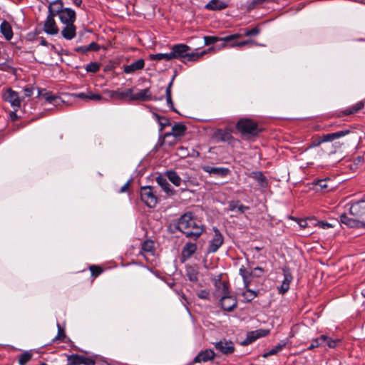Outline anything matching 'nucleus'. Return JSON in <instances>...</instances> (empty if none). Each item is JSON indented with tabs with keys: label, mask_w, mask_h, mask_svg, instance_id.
I'll use <instances>...</instances> for the list:
<instances>
[{
	"label": "nucleus",
	"mask_w": 365,
	"mask_h": 365,
	"mask_svg": "<svg viewBox=\"0 0 365 365\" xmlns=\"http://www.w3.org/2000/svg\"><path fill=\"white\" fill-rule=\"evenodd\" d=\"M177 228L187 237L197 239L204 232L203 225L193 217L191 212L182 215L178 222Z\"/></svg>",
	"instance_id": "obj_1"
},
{
	"label": "nucleus",
	"mask_w": 365,
	"mask_h": 365,
	"mask_svg": "<svg viewBox=\"0 0 365 365\" xmlns=\"http://www.w3.org/2000/svg\"><path fill=\"white\" fill-rule=\"evenodd\" d=\"M190 50V47L187 45L179 43L173 46L170 55L172 56V59L180 58L183 63H186L187 61H196L205 53V51L188 53Z\"/></svg>",
	"instance_id": "obj_2"
},
{
	"label": "nucleus",
	"mask_w": 365,
	"mask_h": 365,
	"mask_svg": "<svg viewBox=\"0 0 365 365\" xmlns=\"http://www.w3.org/2000/svg\"><path fill=\"white\" fill-rule=\"evenodd\" d=\"M236 128L243 135H256L260 132L257 123L250 118L240 120L236 125Z\"/></svg>",
	"instance_id": "obj_3"
},
{
	"label": "nucleus",
	"mask_w": 365,
	"mask_h": 365,
	"mask_svg": "<svg viewBox=\"0 0 365 365\" xmlns=\"http://www.w3.org/2000/svg\"><path fill=\"white\" fill-rule=\"evenodd\" d=\"M222 290L224 295L220 299L221 307L227 312H231L237 306V299L232 296L228 294V287L226 283L222 284Z\"/></svg>",
	"instance_id": "obj_4"
},
{
	"label": "nucleus",
	"mask_w": 365,
	"mask_h": 365,
	"mask_svg": "<svg viewBox=\"0 0 365 365\" xmlns=\"http://www.w3.org/2000/svg\"><path fill=\"white\" fill-rule=\"evenodd\" d=\"M140 199L149 207H155L158 198L151 186H144L140 189Z\"/></svg>",
	"instance_id": "obj_5"
},
{
	"label": "nucleus",
	"mask_w": 365,
	"mask_h": 365,
	"mask_svg": "<svg viewBox=\"0 0 365 365\" xmlns=\"http://www.w3.org/2000/svg\"><path fill=\"white\" fill-rule=\"evenodd\" d=\"M2 98L4 101L10 103L15 111H17L21 106L23 98H20L19 93L11 88H8L4 93Z\"/></svg>",
	"instance_id": "obj_6"
},
{
	"label": "nucleus",
	"mask_w": 365,
	"mask_h": 365,
	"mask_svg": "<svg viewBox=\"0 0 365 365\" xmlns=\"http://www.w3.org/2000/svg\"><path fill=\"white\" fill-rule=\"evenodd\" d=\"M214 235L212 239L209 242L207 247L208 253H215L222 246L224 242L223 235L217 227H213Z\"/></svg>",
	"instance_id": "obj_7"
},
{
	"label": "nucleus",
	"mask_w": 365,
	"mask_h": 365,
	"mask_svg": "<svg viewBox=\"0 0 365 365\" xmlns=\"http://www.w3.org/2000/svg\"><path fill=\"white\" fill-rule=\"evenodd\" d=\"M67 365H95L96 360L83 355L71 354L67 356Z\"/></svg>",
	"instance_id": "obj_8"
},
{
	"label": "nucleus",
	"mask_w": 365,
	"mask_h": 365,
	"mask_svg": "<svg viewBox=\"0 0 365 365\" xmlns=\"http://www.w3.org/2000/svg\"><path fill=\"white\" fill-rule=\"evenodd\" d=\"M350 214L361 220H365V200L354 202L349 208Z\"/></svg>",
	"instance_id": "obj_9"
},
{
	"label": "nucleus",
	"mask_w": 365,
	"mask_h": 365,
	"mask_svg": "<svg viewBox=\"0 0 365 365\" xmlns=\"http://www.w3.org/2000/svg\"><path fill=\"white\" fill-rule=\"evenodd\" d=\"M298 225L301 230L304 231L301 234L302 236H309L314 232L313 227L317 225V220L314 217H308L305 219L298 218Z\"/></svg>",
	"instance_id": "obj_10"
},
{
	"label": "nucleus",
	"mask_w": 365,
	"mask_h": 365,
	"mask_svg": "<svg viewBox=\"0 0 365 365\" xmlns=\"http://www.w3.org/2000/svg\"><path fill=\"white\" fill-rule=\"evenodd\" d=\"M186 126L182 124V123H175L173 127H172V133H165L164 135V139L162 142V144L163 143H165V138H168L169 137H171L173 136L174 138H173V141H170V142H168V144L169 145H171L175 143V138L177 137H181L182 135H184L185 134V132L186 130Z\"/></svg>",
	"instance_id": "obj_11"
},
{
	"label": "nucleus",
	"mask_w": 365,
	"mask_h": 365,
	"mask_svg": "<svg viewBox=\"0 0 365 365\" xmlns=\"http://www.w3.org/2000/svg\"><path fill=\"white\" fill-rule=\"evenodd\" d=\"M54 18L55 16L47 15L43 23V30L48 35L55 36L59 32V29Z\"/></svg>",
	"instance_id": "obj_12"
},
{
	"label": "nucleus",
	"mask_w": 365,
	"mask_h": 365,
	"mask_svg": "<svg viewBox=\"0 0 365 365\" xmlns=\"http://www.w3.org/2000/svg\"><path fill=\"white\" fill-rule=\"evenodd\" d=\"M269 334V329H259L247 333L246 339L243 341V345L252 344L257 339L267 336Z\"/></svg>",
	"instance_id": "obj_13"
},
{
	"label": "nucleus",
	"mask_w": 365,
	"mask_h": 365,
	"mask_svg": "<svg viewBox=\"0 0 365 365\" xmlns=\"http://www.w3.org/2000/svg\"><path fill=\"white\" fill-rule=\"evenodd\" d=\"M242 36L240 34H235L229 36H226L225 37H217V36H207L204 37V41L205 45L213 44L217 41H224L226 43L232 42L234 40L238 39Z\"/></svg>",
	"instance_id": "obj_14"
},
{
	"label": "nucleus",
	"mask_w": 365,
	"mask_h": 365,
	"mask_svg": "<svg viewBox=\"0 0 365 365\" xmlns=\"http://www.w3.org/2000/svg\"><path fill=\"white\" fill-rule=\"evenodd\" d=\"M58 18L63 25L74 24L76 19V12L70 8H65L64 10L58 15Z\"/></svg>",
	"instance_id": "obj_15"
},
{
	"label": "nucleus",
	"mask_w": 365,
	"mask_h": 365,
	"mask_svg": "<svg viewBox=\"0 0 365 365\" xmlns=\"http://www.w3.org/2000/svg\"><path fill=\"white\" fill-rule=\"evenodd\" d=\"M202 169L204 172L216 177H225L230 173V170L228 168L212 167L208 165H202Z\"/></svg>",
	"instance_id": "obj_16"
},
{
	"label": "nucleus",
	"mask_w": 365,
	"mask_h": 365,
	"mask_svg": "<svg viewBox=\"0 0 365 365\" xmlns=\"http://www.w3.org/2000/svg\"><path fill=\"white\" fill-rule=\"evenodd\" d=\"M152 99L153 98L150 88L140 90L135 93H133V88H131L130 101H151Z\"/></svg>",
	"instance_id": "obj_17"
},
{
	"label": "nucleus",
	"mask_w": 365,
	"mask_h": 365,
	"mask_svg": "<svg viewBox=\"0 0 365 365\" xmlns=\"http://www.w3.org/2000/svg\"><path fill=\"white\" fill-rule=\"evenodd\" d=\"M351 132V130L349 129H344L334 133L323 134L322 135H320V137L323 143L332 142L338 138L349 134Z\"/></svg>",
	"instance_id": "obj_18"
},
{
	"label": "nucleus",
	"mask_w": 365,
	"mask_h": 365,
	"mask_svg": "<svg viewBox=\"0 0 365 365\" xmlns=\"http://www.w3.org/2000/svg\"><path fill=\"white\" fill-rule=\"evenodd\" d=\"M340 221L341 223L350 227L364 228V220H359L356 217H349L346 214H342L340 215Z\"/></svg>",
	"instance_id": "obj_19"
},
{
	"label": "nucleus",
	"mask_w": 365,
	"mask_h": 365,
	"mask_svg": "<svg viewBox=\"0 0 365 365\" xmlns=\"http://www.w3.org/2000/svg\"><path fill=\"white\" fill-rule=\"evenodd\" d=\"M215 346L217 350L224 354H230L235 351L234 344L231 341L221 340L217 342Z\"/></svg>",
	"instance_id": "obj_20"
},
{
	"label": "nucleus",
	"mask_w": 365,
	"mask_h": 365,
	"mask_svg": "<svg viewBox=\"0 0 365 365\" xmlns=\"http://www.w3.org/2000/svg\"><path fill=\"white\" fill-rule=\"evenodd\" d=\"M65 8L61 0H55L51 1L48 6V15L52 16H58Z\"/></svg>",
	"instance_id": "obj_21"
},
{
	"label": "nucleus",
	"mask_w": 365,
	"mask_h": 365,
	"mask_svg": "<svg viewBox=\"0 0 365 365\" xmlns=\"http://www.w3.org/2000/svg\"><path fill=\"white\" fill-rule=\"evenodd\" d=\"M61 34L65 39L71 40L76 35V26L74 24H63Z\"/></svg>",
	"instance_id": "obj_22"
},
{
	"label": "nucleus",
	"mask_w": 365,
	"mask_h": 365,
	"mask_svg": "<svg viewBox=\"0 0 365 365\" xmlns=\"http://www.w3.org/2000/svg\"><path fill=\"white\" fill-rule=\"evenodd\" d=\"M364 107V104L362 101H359L356 104L346 108L344 110H339L337 113L338 117H343L346 115H350L352 114H354L359 111L360 110L363 109Z\"/></svg>",
	"instance_id": "obj_23"
},
{
	"label": "nucleus",
	"mask_w": 365,
	"mask_h": 365,
	"mask_svg": "<svg viewBox=\"0 0 365 365\" xmlns=\"http://www.w3.org/2000/svg\"><path fill=\"white\" fill-rule=\"evenodd\" d=\"M215 352L211 349L200 351L193 359L194 363L206 362L212 360L215 356Z\"/></svg>",
	"instance_id": "obj_24"
},
{
	"label": "nucleus",
	"mask_w": 365,
	"mask_h": 365,
	"mask_svg": "<svg viewBox=\"0 0 365 365\" xmlns=\"http://www.w3.org/2000/svg\"><path fill=\"white\" fill-rule=\"evenodd\" d=\"M145 66V61L143 58L137 60L135 62L123 66V71L125 73H133L137 71L142 70Z\"/></svg>",
	"instance_id": "obj_25"
},
{
	"label": "nucleus",
	"mask_w": 365,
	"mask_h": 365,
	"mask_svg": "<svg viewBox=\"0 0 365 365\" xmlns=\"http://www.w3.org/2000/svg\"><path fill=\"white\" fill-rule=\"evenodd\" d=\"M38 96H43L46 101L55 106L59 105L62 101L61 98L58 96L51 95L45 89L38 88Z\"/></svg>",
	"instance_id": "obj_26"
},
{
	"label": "nucleus",
	"mask_w": 365,
	"mask_h": 365,
	"mask_svg": "<svg viewBox=\"0 0 365 365\" xmlns=\"http://www.w3.org/2000/svg\"><path fill=\"white\" fill-rule=\"evenodd\" d=\"M38 96H43L46 101L55 106L59 105L62 101L61 98L58 96L51 95L45 89L38 88Z\"/></svg>",
	"instance_id": "obj_27"
},
{
	"label": "nucleus",
	"mask_w": 365,
	"mask_h": 365,
	"mask_svg": "<svg viewBox=\"0 0 365 365\" xmlns=\"http://www.w3.org/2000/svg\"><path fill=\"white\" fill-rule=\"evenodd\" d=\"M108 96L113 99H128L130 101L131 88L127 89L124 91H107Z\"/></svg>",
	"instance_id": "obj_28"
},
{
	"label": "nucleus",
	"mask_w": 365,
	"mask_h": 365,
	"mask_svg": "<svg viewBox=\"0 0 365 365\" xmlns=\"http://www.w3.org/2000/svg\"><path fill=\"white\" fill-rule=\"evenodd\" d=\"M215 138L217 142H229L233 138L231 133L226 130L218 129L215 133Z\"/></svg>",
	"instance_id": "obj_29"
},
{
	"label": "nucleus",
	"mask_w": 365,
	"mask_h": 365,
	"mask_svg": "<svg viewBox=\"0 0 365 365\" xmlns=\"http://www.w3.org/2000/svg\"><path fill=\"white\" fill-rule=\"evenodd\" d=\"M197 250V245L195 243L187 242L185 245L182 250V257L184 259H189Z\"/></svg>",
	"instance_id": "obj_30"
},
{
	"label": "nucleus",
	"mask_w": 365,
	"mask_h": 365,
	"mask_svg": "<svg viewBox=\"0 0 365 365\" xmlns=\"http://www.w3.org/2000/svg\"><path fill=\"white\" fill-rule=\"evenodd\" d=\"M0 31L6 40H11L13 37V31L11 24L3 21L0 25Z\"/></svg>",
	"instance_id": "obj_31"
},
{
	"label": "nucleus",
	"mask_w": 365,
	"mask_h": 365,
	"mask_svg": "<svg viewBox=\"0 0 365 365\" xmlns=\"http://www.w3.org/2000/svg\"><path fill=\"white\" fill-rule=\"evenodd\" d=\"M158 184L162 187V189L168 195H173L174 194L173 189L171 188L170 185L168 182L167 179L161 175L156 178Z\"/></svg>",
	"instance_id": "obj_32"
},
{
	"label": "nucleus",
	"mask_w": 365,
	"mask_h": 365,
	"mask_svg": "<svg viewBox=\"0 0 365 365\" xmlns=\"http://www.w3.org/2000/svg\"><path fill=\"white\" fill-rule=\"evenodd\" d=\"M227 6V4L221 0H211L206 6L205 8L212 11H220L225 9Z\"/></svg>",
	"instance_id": "obj_33"
},
{
	"label": "nucleus",
	"mask_w": 365,
	"mask_h": 365,
	"mask_svg": "<svg viewBox=\"0 0 365 365\" xmlns=\"http://www.w3.org/2000/svg\"><path fill=\"white\" fill-rule=\"evenodd\" d=\"M229 210L235 211L237 210L240 213H244L246 210H249V207L245 206L240 202V201H230L228 204Z\"/></svg>",
	"instance_id": "obj_34"
},
{
	"label": "nucleus",
	"mask_w": 365,
	"mask_h": 365,
	"mask_svg": "<svg viewBox=\"0 0 365 365\" xmlns=\"http://www.w3.org/2000/svg\"><path fill=\"white\" fill-rule=\"evenodd\" d=\"M168 180L175 186H180L182 182L181 178L173 170H168L166 173Z\"/></svg>",
	"instance_id": "obj_35"
},
{
	"label": "nucleus",
	"mask_w": 365,
	"mask_h": 365,
	"mask_svg": "<svg viewBox=\"0 0 365 365\" xmlns=\"http://www.w3.org/2000/svg\"><path fill=\"white\" fill-rule=\"evenodd\" d=\"M322 143H323V142L322 141V138L320 135H318L314 138L312 140V143H309L306 148L298 147V151H301V153H303L309 148L317 147L320 145Z\"/></svg>",
	"instance_id": "obj_36"
},
{
	"label": "nucleus",
	"mask_w": 365,
	"mask_h": 365,
	"mask_svg": "<svg viewBox=\"0 0 365 365\" xmlns=\"http://www.w3.org/2000/svg\"><path fill=\"white\" fill-rule=\"evenodd\" d=\"M327 339L328 337L326 335H321L319 337L312 340L310 346H308V349H312L325 344Z\"/></svg>",
	"instance_id": "obj_37"
},
{
	"label": "nucleus",
	"mask_w": 365,
	"mask_h": 365,
	"mask_svg": "<svg viewBox=\"0 0 365 365\" xmlns=\"http://www.w3.org/2000/svg\"><path fill=\"white\" fill-rule=\"evenodd\" d=\"M327 339L328 337L326 335H321L319 337L312 340L310 346H308V349H312L325 344Z\"/></svg>",
	"instance_id": "obj_38"
},
{
	"label": "nucleus",
	"mask_w": 365,
	"mask_h": 365,
	"mask_svg": "<svg viewBox=\"0 0 365 365\" xmlns=\"http://www.w3.org/2000/svg\"><path fill=\"white\" fill-rule=\"evenodd\" d=\"M173 79L170 82L168 87L166 88L165 95H166L167 104H168V107L170 109H172L173 110L176 111L173 107V102L172 96H171V88L173 86Z\"/></svg>",
	"instance_id": "obj_39"
},
{
	"label": "nucleus",
	"mask_w": 365,
	"mask_h": 365,
	"mask_svg": "<svg viewBox=\"0 0 365 365\" xmlns=\"http://www.w3.org/2000/svg\"><path fill=\"white\" fill-rule=\"evenodd\" d=\"M33 354L29 351H26L19 356V365H25L32 359Z\"/></svg>",
	"instance_id": "obj_40"
},
{
	"label": "nucleus",
	"mask_w": 365,
	"mask_h": 365,
	"mask_svg": "<svg viewBox=\"0 0 365 365\" xmlns=\"http://www.w3.org/2000/svg\"><path fill=\"white\" fill-rule=\"evenodd\" d=\"M251 177L257 180L262 187H264L266 185V178L261 172H252Z\"/></svg>",
	"instance_id": "obj_41"
},
{
	"label": "nucleus",
	"mask_w": 365,
	"mask_h": 365,
	"mask_svg": "<svg viewBox=\"0 0 365 365\" xmlns=\"http://www.w3.org/2000/svg\"><path fill=\"white\" fill-rule=\"evenodd\" d=\"M285 346V344H279L272 349H271L269 351L265 352L263 354L262 356L264 358H267L269 356L274 355L282 351V348Z\"/></svg>",
	"instance_id": "obj_42"
},
{
	"label": "nucleus",
	"mask_w": 365,
	"mask_h": 365,
	"mask_svg": "<svg viewBox=\"0 0 365 365\" xmlns=\"http://www.w3.org/2000/svg\"><path fill=\"white\" fill-rule=\"evenodd\" d=\"M150 58L153 61H160L163 59H165V61H170L172 59V56L170 55V53L150 54Z\"/></svg>",
	"instance_id": "obj_43"
},
{
	"label": "nucleus",
	"mask_w": 365,
	"mask_h": 365,
	"mask_svg": "<svg viewBox=\"0 0 365 365\" xmlns=\"http://www.w3.org/2000/svg\"><path fill=\"white\" fill-rule=\"evenodd\" d=\"M329 180L327 179H321L318 180L317 181H314L313 184H314L317 186H319L321 190L328 191L329 190H331V187H329L328 185Z\"/></svg>",
	"instance_id": "obj_44"
},
{
	"label": "nucleus",
	"mask_w": 365,
	"mask_h": 365,
	"mask_svg": "<svg viewBox=\"0 0 365 365\" xmlns=\"http://www.w3.org/2000/svg\"><path fill=\"white\" fill-rule=\"evenodd\" d=\"M155 116L156 117L158 123L160 125V131L161 132L165 127L168 126L170 125V120L168 118L165 117H161L158 114H155Z\"/></svg>",
	"instance_id": "obj_45"
},
{
	"label": "nucleus",
	"mask_w": 365,
	"mask_h": 365,
	"mask_svg": "<svg viewBox=\"0 0 365 365\" xmlns=\"http://www.w3.org/2000/svg\"><path fill=\"white\" fill-rule=\"evenodd\" d=\"M257 296V293L255 291L252 290L250 289H247L246 291L243 293L244 298L248 302H251Z\"/></svg>",
	"instance_id": "obj_46"
},
{
	"label": "nucleus",
	"mask_w": 365,
	"mask_h": 365,
	"mask_svg": "<svg viewBox=\"0 0 365 365\" xmlns=\"http://www.w3.org/2000/svg\"><path fill=\"white\" fill-rule=\"evenodd\" d=\"M99 69L100 65L96 62H91L86 66V70L87 72L96 73L99 71Z\"/></svg>",
	"instance_id": "obj_47"
},
{
	"label": "nucleus",
	"mask_w": 365,
	"mask_h": 365,
	"mask_svg": "<svg viewBox=\"0 0 365 365\" xmlns=\"http://www.w3.org/2000/svg\"><path fill=\"white\" fill-rule=\"evenodd\" d=\"M187 277L190 282H197L198 273L193 269H190L187 272Z\"/></svg>",
	"instance_id": "obj_48"
},
{
	"label": "nucleus",
	"mask_w": 365,
	"mask_h": 365,
	"mask_svg": "<svg viewBox=\"0 0 365 365\" xmlns=\"http://www.w3.org/2000/svg\"><path fill=\"white\" fill-rule=\"evenodd\" d=\"M153 250V242L150 240L145 241L142 245V250L146 252H151Z\"/></svg>",
	"instance_id": "obj_49"
},
{
	"label": "nucleus",
	"mask_w": 365,
	"mask_h": 365,
	"mask_svg": "<svg viewBox=\"0 0 365 365\" xmlns=\"http://www.w3.org/2000/svg\"><path fill=\"white\" fill-rule=\"evenodd\" d=\"M235 40L232 41V42H230L231 44V46H243L245 45H252V44H256L254 43L252 40H247V41H242L238 43L235 42Z\"/></svg>",
	"instance_id": "obj_50"
},
{
	"label": "nucleus",
	"mask_w": 365,
	"mask_h": 365,
	"mask_svg": "<svg viewBox=\"0 0 365 365\" xmlns=\"http://www.w3.org/2000/svg\"><path fill=\"white\" fill-rule=\"evenodd\" d=\"M240 275L242 277L243 280H246L247 277H251L250 272L248 271L244 266H242L239 270Z\"/></svg>",
	"instance_id": "obj_51"
},
{
	"label": "nucleus",
	"mask_w": 365,
	"mask_h": 365,
	"mask_svg": "<svg viewBox=\"0 0 365 365\" xmlns=\"http://www.w3.org/2000/svg\"><path fill=\"white\" fill-rule=\"evenodd\" d=\"M0 70L9 73H14L15 71V69L10 64L6 62L0 63Z\"/></svg>",
	"instance_id": "obj_52"
},
{
	"label": "nucleus",
	"mask_w": 365,
	"mask_h": 365,
	"mask_svg": "<svg viewBox=\"0 0 365 365\" xmlns=\"http://www.w3.org/2000/svg\"><path fill=\"white\" fill-rule=\"evenodd\" d=\"M264 273V269L260 267H257L250 272V275L253 277H260Z\"/></svg>",
	"instance_id": "obj_53"
},
{
	"label": "nucleus",
	"mask_w": 365,
	"mask_h": 365,
	"mask_svg": "<svg viewBox=\"0 0 365 365\" xmlns=\"http://www.w3.org/2000/svg\"><path fill=\"white\" fill-rule=\"evenodd\" d=\"M90 270L91 272L92 276L94 277H96L103 272V269H101V267H100L98 266H95V265L91 266L90 267Z\"/></svg>",
	"instance_id": "obj_54"
},
{
	"label": "nucleus",
	"mask_w": 365,
	"mask_h": 365,
	"mask_svg": "<svg viewBox=\"0 0 365 365\" xmlns=\"http://www.w3.org/2000/svg\"><path fill=\"white\" fill-rule=\"evenodd\" d=\"M260 30L257 27H255L250 30H247L245 33V36H257L259 34Z\"/></svg>",
	"instance_id": "obj_55"
},
{
	"label": "nucleus",
	"mask_w": 365,
	"mask_h": 365,
	"mask_svg": "<svg viewBox=\"0 0 365 365\" xmlns=\"http://www.w3.org/2000/svg\"><path fill=\"white\" fill-rule=\"evenodd\" d=\"M209 295H210V293L206 289H202V290H200L197 293V296L200 298V299H207L208 297H209Z\"/></svg>",
	"instance_id": "obj_56"
},
{
	"label": "nucleus",
	"mask_w": 365,
	"mask_h": 365,
	"mask_svg": "<svg viewBox=\"0 0 365 365\" xmlns=\"http://www.w3.org/2000/svg\"><path fill=\"white\" fill-rule=\"evenodd\" d=\"M289 289V284H288V282H283V281H282L281 286L279 287H278L279 292L282 294H284L285 292H287Z\"/></svg>",
	"instance_id": "obj_57"
},
{
	"label": "nucleus",
	"mask_w": 365,
	"mask_h": 365,
	"mask_svg": "<svg viewBox=\"0 0 365 365\" xmlns=\"http://www.w3.org/2000/svg\"><path fill=\"white\" fill-rule=\"evenodd\" d=\"M58 327V335L56 336L55 339L63 340L66 336L64 330L61 327L59 324H57Z\"/></svg>",
	"instance_id": "obj_58"
},
{
	"label": "nucleus",
	"mask_w": 365,
	"mask_h": 365,
	"mask_svg": "<svg viewBox=\"0 0 365 365\" xmlns=\"http://www.w3.org/2000/svg\"><path fill=\"white\" fill-rule=\"evenodd\" d=\"M88 99L91 101H101L103 99L102 96L100 94L93 93L91 92L88 93Z\"/></svg>",
	"instance_id": "obj_59"
},
{
	"label": "nucleus",
	"mask_w": 365,
	"mask_h": 365,
	"mask_svg": "<svg viewBox=\"0 0 365 365\" xmlns=\"http://www.w3.org/2000/svg\"><path fill=\"white\" fill-rule=\"evenodd\" d=\"M340 341L339 339H332L328 337V339L326 342V344L328 345L330 348H334L337 345V344Z\"/></svg>",
	"instance_id": "obj_60"
},
{
	"label": "nucleus",
	"mask_w": 365,
	"mask_h": 365,
	"mask_svg": "<svg viewBox=\"0 0 365 365\" xmlns=\"http://www.w3.org/2000/svg\"><path fill=\"white\" fill-rule=\"evenodd\" d=\"M88 51H98L100 49V46L96 42H91L89 45L87 46Z\"/></svg>",
	"instance_id": "obj_61"
},
{
	"label": "nucleus",
	"mask_w": 365,
	"mask_h": 365,
	"mask_svg": "<svg viewBox=\"0 0 365 365\" xmlns=\"http://www.w3.org/2000/svg\"><path fill=\"white\" fill-rule=\"evenodd\" d=\"M34 87L32 86H26L24 88V96L25 97H30L33 95L34 93Z\"/></svg>",
	"instance_id": "obj_62"
},
{
	"label": "nucleus",
	"mask_w": 365,
	"mask_h": 365,
	"mask_svg": "<svg viewBox=\"0 0 365 365\" xmlns=\"http://www.w3.org/2000/svg\"><path fill=\"white\" fill-rule=\"evenodd\" d=\"M344 145V143H340V142H335L332 146L334 147V150L333 151V153H336L337 151L340 150L342 148V146Z\"/></svg>",
	"instance_id": "obj_63"
},
{
	"label": "nucleus",
	"mask_w": 365,
	"mask_h": 365,
	"mask_svg": "<svg viewBox=\"0 0 365 365\" xmlns=\"http://www.w3.org/2000/svg\"><path fill=\"white\" fill-rule=\"evenodd\" d=\"M74 50L76 52H80L82 53H86L87 52H88L87 46H78V47H76Z\"/></svg>",
	"instance_id": "obj_64"
}]
</instances>
